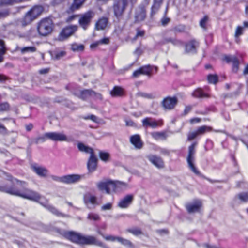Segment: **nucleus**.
Listing matches in <instances>:
<instances>
[{"mask_svg": "<svg viewBox=\"0 0 248 248\" xmlns=\"http://www.w3.org/2000/svg\"><path fill=\"white\" fill-rule=\"evenodd\" d=\"M64 237L71 242L80 245H97L103 248H109L102 242L92 235H83L80 233L74 231L65 232ZM118 248H122L119 247Z\"/></svg>", "mask_w": 248, "mask_h": 248, "instance_id": "nucleus-1", "label": "nucleus"}, {"mask_svg": "<svg viewBox=\"0 0 248 248\" xmlns=\"http://www.w3.org/2000/svg\"><path fill=\"white\" fill-rule=\"evenodd\" d=\"M10 178L11 179L10 180L13 183V186L11 187L7 186H0V191L31 200V191L26 188V186H25V183L13 179L11 177Z\"/></svg>", "mask_w": 248, "mask_h": 248, "instance_id": "nucleus-2", "label": "nucleus"}, {"mask_svg": "<svg viewBox=\"0 0 248 248\" xmlns=\"http://www.w3.org/2000/svg\"><path fill=\"white\" fill-rule=\"evenodd\" d=\"M197 142H194L188 147V155L186 157V161L187 163L188 168L191 170V171H192L196 175L207 180L210 183H213L216 182V180H213L212 179H210V178H207L204 175H202L200 172V171L198 170V169L196 167L194 164V161L195 155L196 153L195 147L197 146Z\"/></svg>", "mask_w": 248, "mask_h": 248, "instance_id": "nucleus-3", "label": "nucleus"}, {"mask_svg": "<svg viewBox=\"0 0 248 248\" xmlns=\"http://www.w3.org/2000/svg\"><path fill=\"white\" fill-rule=\"evenodd\" d=\"M54 27L52 20L49 17H45L37 23L36 29L40 36L45 37L52 33Z\"/></svg>", "mask_w": 248, "mask_h": 248, "instance_id": "nucleus-4", "label": "nucleus"}, {"mask_svg": "<svg viewBox=\"0 0 248 248\" xmlns=\"http://www.w3.org/2000/svg\"><path fill=\"white\" fill-rule=\"evenodd\" d=\"M137 0H116L113 5L114 16L118 19L123 17L124 13L129 4L132 6L136 3Z\"/></svg>", "mask_w": 248, "mask_h": 248, "instance_id": "nucleus-5", "label": "nucleus"}, {"mask_svg": "<svg viewBox=\"0 0 248 248\" xmlns=\"http://www.w3.org/2000/svg\"><path fill=\"white\" fill-rule=\"evenodd\" d=\"M94 16L95 12L92 10L79 14L78 20L79 26L84 31L87 30L90 26Z\"/></svg>", "mask_w": 248, "mask_h": 248, "instance_id": "nucleus-6", "label": "nucleus"}, {"mask_svg": "<svg viewBox=\"0 0 248 248\" xmlns=\"http://www.w3.org/2000/svg\"><path fill=\"white\" fill-rule=\"evenodd\" d=\"M46 139H50L55 141H66L67 140V137L64 134L56 132H48L46 133L43 137H39L37 139L36 142H44Z\"/></svg>", "mask_w": 248, "mask_h": 248, "instance_id": "nucleus-7", "label": "nucleus"}, {"mask_svg": "<svg viewBox=\"0 0 248 248\" xmlns=\"http://www.w3.org/2000/svg\"><path fill=\"white\" fill-rule=\"evenodd\" d=\"M78 30L77 25H70L62 28L58 35V39L60 41H64L73 35Z\"/></svg>", "mask_w": 248, "mask_h": 248, "instance_id": "nucleus-8", "label": "nucleus"}, {"mask_svg": "<svg viewBox=\"0 0 248 248\" xmlns=\"http://www.w3.org/2000/svg\"><path fill=\"white\" fill-rule=\"evenodd\" d=\"M98 189L101 191H105L107 194H109L111 191H115L117 186L115 181L110 179H107L104 181L99 182L97 184Z\"/></svg>", "mask_w": 248, "mask_h": 248, "instance_id": "nucleus-9", "label": "nucleus"}, {"mask_svg": "<svg viewBox=\"0 0 248 248\" xmlns=\"http://www.w3.org/2000/svg\"><path fill=\"white\" fill-rule=\"evenodd\" d=\"M178 100L176 96H168L164 97L160 103V105L165 111L173 109L178 104Z\"/></svg>", "mask_w": 248, "mask_h": 248, "instance_id": "nucleus-10", "label": "nucleus"}, {"mask_svg": "<svg viewBox=\"0 0 248 248\" xmlns=\"http://www.w3.org/2000/svg\"><path fill=\"white\" fill-rule=\"evenodd\" d=\"M222 60L227 63H232V71L233 73H237L239 69L240 62L238 58L236 56L231 55H224Z\"/></svg>", "mask_w": 248, "mask_h": 248, "instance_id": "nucleus-11", "label": "nucleus"}, {"mask_svg": "<svg viewBox=\"0 0 248 248\" xmlns=\"http://www.w3.org/2000/svg\"><path fill=\"white\" fill-rule=\"evenodd\" d=\"M53 180L65 184H73L78 182L81 179V176L78 174H69L61 177L53 176Z\"/></svg>", "mask_w": 248, "mask_h": 248, "instance_id": "nucleus-12", "label": "nucleus"}, {"mask_svg": "<svg viewBox=\"0 0 248 248\" xmlns=\"http://www.w3.org/2000/svg\"><path fill=\"white\" fill-rule=\"evenodd\" d=\"M149 162L158 169H163L165 167V164L163 158L156 155H149L147 156Z\"/></svg>", "mask_w": 248, "mask_h": 248, "instance_id": "nucleus-13", "label": "nucleus"}, {"mask_svg": "<svg viewBox=\"0 0 248 248\" xmlns=\"http://www.w3.org/2000/svg\"><path fill=\"white\" fill-rule=\"evenodd\" d=\"M102 236L107 241L112 242L117 241L124 246H127L130 248H133L134 247L133 243L130 241L123 237L113 236L111 235Z\"/></svg>", "mask_w": 248, "mask_h": 248, "instance_id": "nucleus-14", "label": "nucleus"}, {"mask_svg": "<svg viewBox=\"0 0 248 248\" xmlns=\"http://www.w3.org/2000/svg\"><path fill=\"white\" fill-rule=\"evenodd\" d=\"M202 207V201L200 200H195L192 203L186 205V208L189 214L200 212Z\"/></svg>", "mask_w": 248, "mask_h": 248, "instance_id": "nucleus-15", "label": "nucleus"}, {"mask_svg": "<svg viewBox=\"0 0 248 248\" xmlns=\"http://www.w3.org/2000/svg\"><path fill=\"white\" fill-rule=\"evenodd\" d=\"M199 46V43L195 39H192L185 44V51L186 53L195 54L197 53V48Z\"/></svg>", "mask_w": 248, "mask_h": 248, "instance_id": "nucleus-16", "label": "nucleus"}, {"mask_svg": "<svg viewBox=\"0 0 248 248\" xmlns=\"http://www.w3.org/2000/svg\"><path fill=\"white\" fill-rule=\"evenodd\" d=\"M134 200V196L132 194L126 195L120 200L117 206L122 209L127 208L131 205Z\"/></svg>", "mask_w": 248, "mask_h": 248, "instance_id": "nucleus-17", "label": "nucleus"}, {"mask_svg": "<svg viewBox=\"0 0 248 248\" xmlns=\"http://www.w3.org/2000/svg\"><path fill=\"white\" fill-rule=\"evenodd\" d=\"M130 142L134 146L136 149H141L143 147V142L142 141L140 136L139 134H135L130 136Z\"/></svg>", "mask_w": 248, "mask_h": 248, "instance_id": "nucleus-18", "label": "nucleus"}, {"mask_svg": "<svg viewBox=\"0 0 248 248\" xmlns=\"http://www.w3.org/2000/svg\"><path fill=\"white\" fill-rule=\"evenodd\" d=\"M142 74L143 75H146L149 77H151L155 71V74L157 73L158 68L156 66L151 65L150 64L142 66L140 67Z\"/></svg>", "mask_w": 248, "mask_h": 248, "instance_id": "nucleus-19", "label": "nucleus"}, {"mask_svg": "<svg viewBox=\"0 0 248 248\" xmlns=\"http://www.w3.org/2000/svg\"><path fill=\"white\" fill-rule=\"evenodd\" d=\"M98 159L95 154L90 155L87 162V168L89 172H93L97 168Z\"/></svg>", "mask_w": 248, "mask_h": 248, "instance_id": "nucleus-20", "label": "nucleus"}, {"mask_svg": "<svg viewBox=\"0 0 248 248\" xmlns=\"http://www.w3.org/2000/svg\"><path fill=\"white\" fill-rule=\"evenodd\" d=\"M32 169L33 171L41 177H46L47 176L48 171L45 167L34 164L32 165Z\"/></svg>", "mask_w": 248, "mask_h": 248, "instance_id": "nucleus-21", "label": "nucleus"}, {"mask_svg": "<svg viewBox=\"0 0 248 248\" xmlns=\"http://www.w3.org/2000/svg\"><path fill=\"white\" fill-rule=\"evenodd\" d=\"M87 0H73L70 6L67 10L68 14L72 13L79 10Z\"/></svg>", "mask_w": 248, "mask_h": 248, "instance_id": "nucleus-22", "label": "nucleus"}, {"mask_svg": "<svg viewBox=\"0 0 248 248\" xmlns=\"http://www.w3.org/2000/svg\"><path fill=\"white\" fill-rule=\"evenodd\" d=\"M146 17V10L144 6H140L139 10L136 12L135 16V22L143 21Z\"/></svg>", "mask_w": 248, "mask_h": 248, "instance_id": "nucleus-23", "label": "nucleus"}, {"mask_svg": "<svg viewBox=\"0 0 248 248\" xmlns=\"http://www.w3.org/2000/svg\"><path fill=\"white\" fill-rule=\"evenodd\" d=\"M110 94L112 97H123L125 95V91L121 86H115L110 91Z\"/></svg>", "mask_w": 248, "mask_h": 248, "instance_id": "nucleus-24", "label": "nucleus"}, {"mask_svg": "<svg viewBox=\"0 0 248 248\" xmlns=\"http://www.w3.org/2000/svg\"><path fill=\"white\" fill-rule=\"evenodd\" d=\"M192 96L196 98H207L210 97V94L205 92L202 88L196 89L192 93Z\"/></svg>", "mask_w": 248, "mask_h": 248, "instance_id": "nucleus-25", "label": "nucleus"}, {"mask_svg": "<svg viewBox=\"0 0 248 248\" xmlns=\"http://www.w3.org/2000/svg\"><path fill=\"white\" fill-rule=\"evenodd\" d=\"M108 19L106 17H102L96 21L95 28L97 30H103L105 29L108 23Z\"/></svg>", "mask_w": 248, "mask_h": 248, "instance_id": "nucleus-26", "label": "nucleus"}, {"mask_svg": "<svg viewBox=\"0 0 248 248\" xmlns=\"http://www.w3.org/2000/svg\"><path fill=\"white\" fill-rule=\"evenodd\" d=\"M142 126L144 127H150L152 128H155L157 127V122L155 120H153L152 118L146 117L142 121Z\"/></svg>", "mask_w": 248, "mask_h": 248, "instance_id": "nucleus-27", "label": "nucleus"}, {"mask_svg": "<svg viewBox=\"0 0 248 248\" xmlns=\"http://www.w3.org/2000/svg\"><path fill=\"white\" fill-rule=\"evenodd\" d=\"M163 0H154L153 3L151 8L150 16L153 17L159 10Z\"/></svg>", "mask_w": 248, "mask_h": 248, "instance_id": "nucleus-28", "label": "nucleus"}, {"mask_svg": "<svg viewBox=\"0 0 248 248\" xmlns=\"http://www.w3.org/2000/svg\"><path fill=\"white\" fill-rule=\"evenodd\" d=\"M44 11L41 5H35L32 7V20L39 16Z\"/></svg>", "mask_w": 248, "mask_h": 248, "instance_id": "nucleus-29", "label": "nucleus"}, {"mask_svg": "<svg viewBox=\"0 0 248 248\" xmlns=\"http://www.w3.org/2000/svg\"><path fill=\"white\" fill-rule=\"evenodd\" d=\"M83 201L86 204L90 203L94 205L97 204L96 197L90 193H87L84 195Z\"/></svg>", "mask_w": 248, "mask_h": 248, "instance_id": "nucleus-30", "label": "nucleus"}, {"mask_svg": "<svg viewBox=\"0 0 248 248\" xmlns=\"http://www.w3.org/2000/svg\"><path fill=\"white\" fill-rule=\"evenodd\" d=\"M78 147L80 151L85 152L87 154H89L90 155L95 154L94 150L92 147L86 146L82 143H78Z\"/></svg>", "mask_w": 248, "mask_h": 248, "instance_id": "nucleus-31", "label": "nucleus"}, {"mask_svg": "<svg viewBox=\"0 0 248 248\" xmlns=\"http://www.w3.org/2000/svg\"><path fill=\"white\" fill-rule=\"evenodd\" d=\"M168 43H171L174 46L182 45L183 44V42L181 40L172 37L164 38L161 42L162 44H166Z\"/></svg>", "mask_w": 248, "mask_h": 248, "instance_id": "nucleus-32", "label": "nucleus"}, {"mask_svg": "<svg viewBox=\"0 0 248 248\" xmlns=\"http://www.w3.org/2000/svg\"><path fill=\"white\" fill-rule=\"evenodd\" d=\"M32 201L37 202L43 206H46L45 203L46 200L44 197L41 196L37 192L32 191Z\"/></svg>", "mask_w": 248, "mask_h": 248, "instance_id": "nucleus-33", "label": "nucleus"}, {"mask_svg": "<svg viewBox=\"0 0 248 248\" xmlns=\"http://www.w3.org/2000/svg\"><path fill=\"white\" fill-rule=\"evenodd\" d=\"M93 90L92 89H84L80 91L78 97L83 100H86L89 97L93 96Z\"/></svg>", "mask_w": 248, "mask_h": 248, "instance_id": "nucleus-34", "label": "nucleus"}, {"mask_svg": "<svg viewBox=\"0 0 248 248\" xmlns=\"http://www.w3.org/2000/svg\"><path fill=\"white\" fill-rule=\"evenodd\" d=\"M207 82L210 84L216 85L219 81V77L217 74H209L206 77Z\"/></svg>", "mask_w": 248, "mask_h": 248, "instance_id": "nucleus-35", "label": "nucleus"}, {"mask_svg": "<svg viewBox=\"0 0 248 248\" xmlns=\"http://www.w3.org/2000/svg\"><path fill=\"white\" fill-rule=\"evenodd\" d=\"M196 131H197L198 136H199L203 135L206 132H212L213 131V128L211 126L204 125L198 127Z\"/></svg>", "mask_w": 248, "mask_h": 248, "instance_id": "nucleus-36", "label": "nucleus"}, {"mask_svg": "<svg viewBox=\"0 0 248 248\" xmlns=\"http://www.w3.org/2000/svg\"><path fill=\"white\" fill-rule=\"evenodd\" d=\"M151 135L156 140H165L168 137L167 133L165 131L153 132L151 134Z\"/></svg>", "mask_w": 248, "mask_h": 248, "instance_id": "nucleus-37", "label": "nucleus"}, {"mask_svg": "<svg viewBox=\"0 0 248 248\" xmlns=\"http://www.w3.org/2000/svg\"><path fill=\"white\" fill-rule=\"evenodd\" d=\"M7 49L4 42L0 40V63L4 61V56L6 53Z\"/></svg>", "mask_w": 248, "mask_h": 248, "instance_id": "nucleus-38", "label": "nucleus"}, {"mask_svg": "<svg viewBox=\"0 0 248 248\" xmlns=\"http://www.w3.org/2000/svg\"><path fill=\"white\" fill-rule=\"evenodd\" d=\"M235 198L238 199L242 202H248V192H243L237 194Z\"/></svg>", "mask_w": 248, "mask_h": 248, "instance_id": "nucleus-39", "label": "nucleus"}, {"mask_svg": "<svg viewBox=\"0 0 248 248\" xmlns=\"http://www.w3.org/2000/svg\"><path fill=\"white\" fill-rule=\"evenodd\" d=\"M31 23V9L27 13L22 21V25L24 27Z\"/></svg>", "mask_w": 248, "mask_h": 248, "instance_id": "nucleus-40", "label": "nucleus"}, {"mask_svg": "<svg viewBox=\"0 0 248 248\" xmlns=\"http://www.w3.org/2000/svg\"><path fill=\"white\" fill-rule=\"evenodd\" d=\"M99 156L100 159L105 162L108 161L110 159V154L108 152L100 151L99 152Z\"/></svg>", "mask_w": 248, "mask_h": 248, "instance_id": "nucleus-41", "label": "nucleus"}, {"mask_svg": "<svg viewBox=\"0 0 248 248\" xmlns=\"http://www.w3.org/2000/svg\"><path fill=\"white\" fill-rule=\"evenodd\" d=\"M186 27L184 25H178L174 27L170 31H173L175 34L178 33H183L185 31Z\"/></svg>", "mask_w": 248, "mask_h": 248, "instance_id": "nucleus-42", "label": "nucleus"}, {"mask_svg": "<svg viewBox=\"0 0 248 248\" xmlns=\"http://www.w3.org/2000/svg\"><path fill=\"white\" fill-rule=\"evenodd\" d=\"M24 0H0V4L5 5H13L21 3Z\"/></svg>", "mask_w": 248, "mask_h": 248, "instance_id": "nucleus-43", "label": "nucleus"}, {"mask_svg": "<svg viewBox=\"0 0 248 248\" xmlns=\"http://www.w3.org/2000/svg\"><path fill=\"white\" fill-rule=\"evenodd\" d=\"M85 47L83 44L74 43L71 45V49L74 51H83Z\"/></svg>", "mask_w": 248, "mask_h": 248, "instance_id": "nucleus-44", "label": "nucleus"}, {"mask_svg": "<svg viewBox=\"0 0 248 248\" xmlns=\"http://www.w3.org/2000/svg\"><path fill=\"white\" fill-rule=\"evenodd\" d=\"M127 232L136 236H138L143 233L141 230L137 227L128 229L127 230Z\"/></svg>", "mask_w": 248, "mask_h": 248, "instance_id": "nucleus-45", "label": "nucleus"}, {"mask_svg": "<svg viewBox=\"0 0 248 248\" xmlns=\"http://www.w3.org/2000/svg\"><path fill=\"white\" fill-rule=\"evenodd\" d=\"M209 20V17L207 15H205L201 19L200 21V26L204 30H206L207 27L206 26V23Z\"/></svg>", "mask_w": 248, "mask_h": 248, "instance_id": "nucleus-46", "label": "nucleus"}, {"mask_svg": "<svg viewBox=\"0 0 248 248\" xmlns=\"http://www.w3.org/2000/svg\"><path fill=\"white\" fill-rule=\"evenodd\" d=\"M47 208L48 210L50 211L53 214L57 216H62L64 217V215L59 212L55 207L52 205H48L47 206Z\"/></svg>", "mask_w": 248, "mask_h": 248, "instance_id": "nucleus-47", "label": "nucleus"}, {"mask_svg": "<svg viewBox=\"0 0 248 248\" xmlns=\"http://www.w3.org/2000/svg\"><path fill=\"white\" fill-rule=\"evenodd\" d=\"M18 50H20L21 53L22 54H24L26 53L31 52V46L25 47L22 48H20L19 46H17L15 51H17Z\"/></svg>", "mask_w": 248, "mask_h": 248, "instance_id": "nucleus-48", "label": "nucleus"}, {"mask_svg": "<svg viewBox=\"0 0 248 248\" xmlns=\"http://www.w3.org/2000/svg\"><path fill=\"white\" fill-rule=\"evenodd\" d=\"M198 136V134L197 133V131L195 130L194 131L190 132L187 135V140L188 141H191L194 139H195Z\"/></svg>", "mask_w": 248, "mask_h": 248, "instance_id": "nucleus-49", "label": "nucleus"}, {"mask_svg": "<svg viewBox=\"0 0 248 248\" xmlns=\"http://www.w3.org/2000/svg\"><path fill=\"white\" fill-rule=\"evenodd\" d=\"M87 218L90 220L94 221H97L100 219V217L98 214L92 213L88 214Z\"/></svg>", "mask_w": 248, "mask_h": 248, "instance_id": "nucleus-50", "label": "nucleus"}, {"mask_svg": "<svg viewBox=\"0 0 248 248\" xmlns=\"http://www.w3.org/2000/svg\"><path fill=\"white\" fill-rule=\"evenodd\" d=\"M137 33L135 36L134 37V40H136L139 37H143L145 35V31L143 30H140V28H138L136 29Z\"/></svg>", "mask_w": 248, "mask_h": 248, "instance_id": "nucleus-51", "label": "nucleus"}, {"mask_svg": "<svg viewBox=\"0 0 248 248\" xmlns=\"http://www.w3.org/2000/svg\"><path fill=\"white\" fill-rule=\"evenodd\" d=\"M82 118L84 120H91L95 123H98L97 118L96 116L93 114L89 115L87 116H83Z\"/></svg>", "mask_w": 248, "mask_h": 248, "instance_id": "nucleus-52", "label": "nucleus"}, {"mask_svg": "<svg viewBox=\"0 0 248 248\" xmlns=\"http://www.w3.org/2000/svg\"><path fill=\"white\" fill-rule=\"evenodd\" d=\"M170 21V19L169 17H168L166 16H163V17L161 18L160 22L162 26H166L167 24H168Z\"/></svg>", "mask_w": 248, "mask_h": 248, "instance_id": "nucleus-53", "label": "nucleus"}, {"mask_svg": "<svg viewBox=\"0 0 248 248\" xmlns=\"http://www.w3.org/2000/svg\"><path fill=\"white\" fill-rule=\"evenodd\" d=\"M159 152L161 155L164 156H169L170 154V151L166 148H160L159 149Z\"/></svg>", "mask_w": 248, "mask_h": 248, "instance_id": "nucleus-54", "label": "nucleus"}, {"mask_svg": "<svg viewBox=\"0 0 248 248\" xmlns=\"http://www.w3.org/2000/svg\"><path fill=\"white\" fill-rule=\"evenodd\" d=\"M9 108V105L7 102L1 103L0 104V111H6Z\"/></svg>", "mask_w": 248, "mask_h": 248, "instance_id": "nucleus-55", "label": "nucleus"}, {"mask_svg": "<svg viewBox=\"0 0 248 248\" xmlns=\"http://www.w3.org/2000/svg\"><path fill=\"white\" fill-rule=\"evenodd\" d=\"M243 33V28L239 26L236 28L235 32V37H238L239 36L241 35Z\"/></svg>", "mask_w": 248, "mask_h": 248, "instance_id": "nucleus-56", "label": "nucleus"}, {"mask_svg": "<svg viewBox=\"0 0 248 248\" xmlns=\"http://www.w3.org/2000/svg\"><path fill=\"white\" fill-rule=\"evenodd\" d=\"M192 109V106L191 105H187L185 107L184 111L183 112V115L186 116L189 113Z\"/></svg>", "mask_w": 248, "mask_h": 248, "instance_id": "nucleus-57", "label": "nucleus"}, {"mask_svg": "<svg viewBox=\"0 0 248 248\" xmlns=\"http://www.w3.org/2000/svg\"><path fill=\"white\" fill-rule=\"evenodd\" d=\"M141 75H142V74L141 70L140 67L138 69L133 72L132 75V77L133 78H137L140 77Z\"/></svg>", "mask_w": 248, "mask_h": 248, "instance_id": "nucleus-58", "label": "nucleus"}, {"mask_svg": "<svg viewBox=\"0 0 248 248\" xmlns=\"http://www.w3.org/2000/svg\"><path fill=\"white\" fill-rule=\"evenodd\" d=\"M98 41L100 45H108L110 42V40L108 37H104Z\"/></svg>", "mask_w": 248, "mask_h": 248, "instance_id": "nucleus-59", "label": "nucleus"}, {"mask_svg": "<svg viewBox=\"0 0 248 248\" xmlns=\"http://www.w3.org/2000/svg\"><path fill=\"white\" fill-rule=\"evenodd\" d=\"M79 15H72L69 16L65 20L66 23H70L74 20L77 17H78Z\"/></svg>", "mask_w": 248, "mask_h": 248, "instance_id": "nucleus-60", "label": "nucleus"}, {"mask_svg": "<svg viewBox=\"0 0 248 248\" xmlns=\"http://www.w3.org/2000/svg\"><path fill=\"white\" fill-rule=\"evenodd\" d=\"M9 14V12L8 10H4L0 11V19L4 18L7 16Z\"/></svg>", "mask_w": 248, "mask_h": 248, "instance_id": "nucleus-61", "label": "nucleus"}, {"mask_svg": "<svg viewBox=\"0 0 248 248\" xmlns=\"http://www.w3.org/2000/svg\"><path fill=\"white\" fill-rule=\"evenodd\" d=\"M202 119L200 118L194 117L189 119V122L191 124L201 122Z\"/></svg>", "mask_w": 248, "mask_h": 248, "instance_id": "nucleus-62", "label": "nucleus"}, {"mask_svg": "<svg viewBox=\"0 0 248 248\" xmlns=\"http://www.w3.org/2000/svg\"><path fill=\"white\" fill-rule=\"evenodd\" d=\"M112 207V204L111 203H107L105 204H104L101 207L102 210H110Z\"/></svg>", "mask_w": 248, "mask_h": 248, "instance_id": "nucleus-63", "label": "nucleus"}, {"mask_svg": "<svg viewBox=\"0 0 248 248\" xmlns=\"http://www.w3.org/2000/svg\"><path fill=\"white\" fill-rule=\"evenodd\" d=\"M66 55V52L64 51H61L59 52H58L55 54V58L57 59H59L63 57Z\"/></svg>", "mask_w": 248, "mask_h": 248, "instance_id": "nucleus-64", "label": "nucleus"}]
</instances>
